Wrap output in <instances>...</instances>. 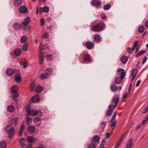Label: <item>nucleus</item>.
Wrapping results in <instances>:
<instances>
[{"label": "nucleus", "mask_w": 148, "mask_h": 148, "mask_svg": "<svg viewBox=\"0 0 148 148\" xmlns=\"http://www.w3.org/2000/svg\"><path fill=\"white\" fill-rule=\"evenodd\" d=\"M105 28V25L104 23L101 22L97 25L93 26L92 30L94 32H99Z\"/></svg>", "instance_id": "1"}, {"label": "nucleus", "mask_w": 148, "mask_h": 148, "mask_svg": "<svg viewBox=\"0 0 148 148\" xmlns=\"http://www.w3.org/2000/svg\"><path fill=\"white\" fill-rule=\"evenodd\" d=\"M27 116H29L31 114L32 116H36L41 113V112L40 110H35L33 109L31 110L29 107L27 108Z\"/></svg>", "instance_id": "2"}, {"label": "nucleus", "mask_w": 148, "mask_h": 148, "mask_svg": "<svg viewBox=\"0 0 148 148\" xmlns=\"http://www.w3.org/2000/svg\"><path fill=\"white\" fill-rule=\"evenodd\" d=\"M138 42L139 41L138 40L136 41L133 45L132 49L131 47H128L127 49V52L129 54H131L135 49L136 46L138 44Z\"/></svg>", "instance_id": "3"}, {"label": "nucleus", "mask_w": 148, "mask_h": 148, "mask_svg": "<svg viewBox=\"0 0 148 148\" xmlns=\"http://www.w3.org/2000/svg\"><path fill=\"white\" fill-rule=\"evenodd\" d=\"M8 134L9 138H12L14 136L15 134V130L14 127H11L10 128L6 130Z\"/></svg>", "instance_id": "4"}, {"label": "nucleus", "mask_w": 148, "mask_h": 148, "mask_svg": "<svg viewBox=\"0 0 148 148\" xmlns=\"http://www.w3.org/2000/svg\"><path fill=\"white\" fill-rule=\"evenodd\" d=\"M30 17H27L24 19L22 25H23L24 26L28 25L30 22Z\"/></svg>", "instance_id": "5"}, {"label": "nucleus", "mask_w": 148, "mask_h": 148, "mask_svg": "<svg viewBox=\"0 0 148 148\" xmlns=\"http://www.w3.org/2000/svg\"><path fill=\"white\" fill-rule=\"evenodd\" d=\"M118 72L119 75H121L120 77H122L123 78H124L125 75V73L124 71V70L122 68L119 69L118 70Z\"/></svg>", "instance_id": "6"}, {"label": "nucleus", "mask_w": 148, "mask_h": 148, "mask_svg": "<svg viewBox=\"0 0 148 148\" xmlns=\"http://www.w3.org/2000/svg\"><path fill=\"white\" fill-rule=\"evenodd\" d=\"M19 12L21 13H27V8L25 6H21L19 9Z\"/></svg>", "instance_id": "7"}, {"label": "nucleus", "mask_w": 148, "mask_h": 148, "mask_svg": "<svg viewBox=\"0 0 148 148\" xmlns=\"http://www.w3.org/2000/svg\"><path fill=\"white\" fill-rule=\"evenodd\" d=\"M39 101V98L38 96H35L32 97L30 101L31 103H36Z\"/></svg>", "instance_id": "8"}, {"label": "nucleus", "mask_w": 148, "mask_h": 148, "mask_svg": "<svg viewBox=\"0 0 148 148\" xmlns=\"http://www.w3.org/2000/svg\"><path fill=\"white\" fill-rule=\"evenodd\" d=\"M27 139L28 141L30 143H34L37 140L36 137H33L31 136H28L27 137Z\"/></svg>", "instance_id": "9"}, {"label": "nucleus", "mask_w": 148, "mask_h": 148, "mask_svg": "<svg viewBox=\"0 0 148 148\" xmlns=\"http://www.w3.org/2000/svg\"><path fill=\"white\" fill-rule=\"evenodd\" d=\"M119 97H117L116 98V97H114L112 98V100H111V103H115V107H116L118 104V103L119 101Z\"/></svg>", "instance_id": "10"}, {"label": "nucleus", "mask_w": 148, "mask_h": 148, "mask_svg": "<svg viewBox=\"0 0 148 148\" xmlns=\"http://www.w3.org/2000/svg\"><path fill=\"white\" fill-rule=\"evenodd\" d=\"M41 119L39 117H37L34 119V122L35 125L36 126H39L41 123Z\"/></svg>", "instance_id": "11"}, {"label": "nucleus", "mask_w": 148, "mask_h": 148, "mask_svg": "<svg viewBox=\"0 0 148 148\" xmlns=\"http://www.w3.org/2000/svg\"><path fill=\"white\" fill-rule=\"evenodd\" d=\"M99 137L97 135H95L93 137V142L94 143L96 144L97 145L98 144L99 142Z\"/></svg>", "instance_id": "12"}, {"label": "nucleus", "mask_w": 148, "mask_h": 148, "mask_svg": "<svg viewBox=\"0 0 148 148\" xmlns=\"http://www.w3.org/2000/svg\"><path fill=\"white\" fill-rule=\"evenodd\" d=\"M21 53V50L19 48L15 49L14 51V54L17 56H19Z\"/></svg>", "instance_id": "13"}, {"label": "nucleus", "mask_w": 148, "mask_h": 148, "mask_svg": "<svg viewBox=\"0 0 148 148\" xmlns=\"http://www.w3.org/2000/svg\"><path fill=\"white\" fill-rule=\"evenodd\" d=\"M83 59L85 61L88 62L90 60V57L88 54H85L83 55Z\"/></svg>", "instance_id": "14"}, {"label": "nucleus", "mask_w": 148, "mask_h": 148, "mask_svg": "<svg viewBox=\"0 0 148 148\" xmlns=\"http://www.w3.org/2000/svg\"><path fill=\"white\" fill-rule=\"evenodd\" d=\"M86 45L87 48L88 49H91L93 47V45L90 42L87 41Z\"/></svg>", "instance_id": "15"}, {"label": "nucleus", "mask_w": 148, "mask_h": 148, "mask_svg": "<svg viewBox=\"0 0 148 148\" xmlns=\"http://www.w3.org/2000/svg\"><path fill=\"white\" fill-rule=\"evenodd\" d=\"M18 88L16 85L12 86L11 88V91L13 93L16 94Z\"/></svg>", "instance_id": "16"}, {"label": "nucleus", "mask_w": 148, "mask_h": 148, "mask_svg": "<svg viewBox=\"0 0 148 148\" xmlns=\"http://www.w3.org/2000/svg\"><path fill=\"white\" fill-rule=\"evenodd\" d=\"M106 125L107 123L105 121L101 123L100 126L101 131L103 132L104 131Z\"/></svg>", "instance_id": "17"}, {"label": "nucleus", "mask_w": 148, "mask_h": 148, "mask_svg": "<svg viewBox=\"0 0 148 148\" xmlns=\"http://www.w3.org/2000/svg\"><path fill=\"white\" fill-rule=\"evenodd\" d=\"M22 26V24L21 25L20 24L18 23H15L13 25V27L16 30H18L20 29L21 28Z\"/></svg>", "instance_id": "18"}, {"label": "nucleus", "mask_w": 148, "mask_h": 148, "mask_svg": "<svg viewBox=\"0 0 148 148\" xmlns=\"http://www.w3.org/2000/svg\"><path fill=\"white\" fill-rule=\"evenodd\" d=\"M95 41L97 43L99 42L101 40L100 36L99 34H96L94 36Z\"/></svg>", "instance_id": "19"}, {"label": "nucleus", "mask_w": 148, "mask_h": 148, "mask_svg": "<svg viewBox=\"0 0 148 148\" xmlns=\"http://www.w3.org/2000/svg\"><path fill=\"white\" fill-rule=\"evenodd\" d=\"M15 72V71L12 69H7L6 71V73L8 75L11 76Z\"/></svg>", "instance_id": "20"}, {"label": "nucleus", "mask_w": 148, "mask_h": 148, "mask_svg": "<svg viewBox=\"0 0 148 148\" xmlns=\"http://www.w3.org/2000/svg\"><path fill=\"white\" fill-rule=\"evenodd\" d=\"M123 78L120 77H117L115 80V83L117 84H119L121 83Z\"/></svg>", "instance_id": "21"}, {"label": "nucleus", "mask_w": 148, "mask_h": 148, "mask_svg": "<svg viewBox=\"0 0 148 148\" xmlns=\"http://www.w3.org/2000/svg\"><path fill=\"white\" fill-rule=\"evenodd\" d=\"M132 145V138L130 139L126 146V148H131Z\"/></svg>", "instance_id": "22"}, {"label": "nucleus", "mask_w": 148, "mask_h": 148, "mask_svg": "<svg viewBox=\"0 0 148 148\" xmlns=\"http://www.w3.org/2000/svg\"><path fill=\"white\" fill-rule=\"evenodd\" d=\"M110 88L111 90L114 92H116L118 89V87L114 84H112Z\"/></svg>", "instance_id": "23"}, {"label": "nucleus", "mask_w": 148, "mask_h": 148, "mask_svg": "<svg viewBox=\"0 0 148 148\" xmlns=\"http://www.w3.org/2000/svg\"><path fill=\"white\" fill-rule=\"evenodd\" d=\"M15 79L17 82H21V78L20 75L17 74L15 76Z\"/></svg>", "instance_id": "24"}, {"label": "nucleus", "mask_w": 148, "mask_h": 148, "mask_svg": "<svg viewBox=\"0 0 148 148\" xmlns=\"http://www.w3.org/2000/svg\"><path fill=\"white\" fill-rule=\"evenodd\" d=\"M100 1L98 0H93L92 2V5L99 6L101 4Z\"/></svg>", "instance_id": "25"}, {"label": "nucleus", "mask_w": 148, "mask_h": 148, "mask_svg": "<svg viewBox=\"0 0 148 148\" xmlns=\"http://www.w3.org/2000/svg\"><path fill=\"white\" fill-rule=\"evenodd\" d=\"M35 130V127L34 126L32 125L29 126L28 128V131L31 132H34Z\"/></svg>", "instance_id": "26"}, {"label": "nucleus", "mask_w": 148, "mask_h": 148, "mask_svg": "<svg viewBox=\"0 0 148 148\" xmlns=\"http://www.w3.org/2000/svg\"><path fill=\"white\" fill-rule=\"evenodd\" d=\"M121 61L123 63H125L128 60L127 57L124 56H122L121 59Z\"/></svg>", "instance_id": "27"}, {"label": "nucleus", "mask_w": 148, "mask_h": 148, "mask_svg": "<svg viewBox=\"0 0 148 148\" xmlns=\"http://www.w3.org/2000/svg\"><path fill=\"white\" fill-rule=\"evenodd\" d=\"M25 126L23 124H22L20 127L19 136H21L22 134Z\"/></svg>", "instance_id": "28"}, {"label": "nucleus", "mask_w": 148, "mask_h": 148, "mask_svg": "<svg viewBox=\"0 0 148 148\" xmlns=\"http://www.w3.org/2000/svg\"><path fill=\"white\" fill-rule=\"evenodd\" d=\"M6 145V142L4 141H2L0 143V148H5Z\"/></svg>", "instance_id": "29"}, {"label": "nucleus", "mask_w": 148, "mask_h": 148, "mask_svg": "<svg viewBox=\"0 0 148 148\" xmlns=\"http://www.w3.org/2000/svg\"><path fill=\"white\" fill-rule=\"evenodd\" d=\"M53 70L51 68L47 69L45 71V73L47 75H50L52 73Z\"/></svg>", "instance_id": "30"}, {"label": "nucleus", "mask_w": 148, "mask_h": 148, "mask_svg": "<svg viewBox=\"0 0 148 148\" xmlns=\"http://www.w3.org/2000/svg\"><path fill=\"white\" fill-rule=\"evenodd\" d=\"M35 86L36 84L35 82L33 81L31 84L30 86V88L32 91H33L34 90Z\"/></svg>", "instance_id": "31"}, {"label": "nucleus", "mask_w": 148, "mask_h": 148, "mask_svg": "<svg viewBox=\"0 0 148 148\" xmlns=\"http://www.w3.org/2000/svg\"><path fill=\"white\" fill-rule=\"evenodd\" d=\"M43 90V88L40 86H37L36 89V91L38 93L40 92Z\"/></svg>", "instance_id": "32"}, {"label": "nucleus", "mask_w": 148, "mask_h": 148, "mask_svg": "<svg viewBox=\"0 0 148 148\" xmlns=\"http://www.w3.org/2000/svg\"><path fill=\"white\" fill-rule=\"evenodd\" d=\"M7 110L8 112H12L14 110V108L12 106H9L8 107Z\"/></svg>", "instance_id": "33"}, {"label": "nucleus", "mask_w": 148, "mask_h": 148, "mask_svg": "<svg viewBox=\"0 0 148 148\" xmlns=\"http://www.w3.org/2000/svg\"><path fill=\"white\" fill-rule=\"evenodd\" d=\"M97 145L96 144L92 142L89 145L88 148H96Z\"/></svg>", "instance_id": "34"}, {"label": "nucleus", "mask_w": 148, "mask_h": 148, "mask_svg": "<svg viewBox=\"0 0 148 148\" xmlns=\"http://www.w3.org/2000/svg\"><path fill=\"white\" fill-rule=\"evenodd\" d=\"M27 38L26 36H23L21 39V42L22 43H25L27 40Z\"/></svg>", "instance_id": "35"}, {"label": "nucleus", "mask_w": 148, "mask_h": 148, "mask_svg": "<svg viewBox=\"0 0 148 148\" xmlns=\"http://www.w3.org/2000/svg\"><path fill=\"white\" fill-rule=\"evenodd\" d=\"M21 0H16L14 2V3L16 6H19L21 4Z\"/></svg>", "instance_id": "36"}, {"label": "nucleus", "mask_w": 148, "mask_h": 148, "mask_svg": "<svg viewBox=\"0 0 148 148\" xmlns=\"http://www.w3.org/2000/svg\"><path fill=\"white\" fill-rule=\"evenodd\" d=\"M146 52V51H140L137 53L136 56L137 57H139L143 54L145 53Z\"/></svg>", "instance_id": "37"}, {"label": "nucleus", "mask_w": 148, "mask_h": 148, "mask_svg": "<svg viewBox=\"0 0 148 148\" xmlns=\"http://www.w3.org/2000/svg\"><path fill=\"white\" fill-rule=\"evenodd\" d=\"M48 75L45 73H43L40 76V77L41 79H45L47 78Z\"/></svg>", "instance_id": "38"}, {"label": "nucleus", "mask_w": 148, "mask_h": 148, "mask_svg": "<svg viewBox=\"0 0 148 148\" xmlns=\"http://www.w3.org/2000/svg\"><path fill=\"white\" fill-rule=\"evenodd\" d=\"M144 26H140L138 29V31L140 33H143L144 31Z\"/></svg>", "instance_id": "39"}, {"label": "nucleus", "mask_w": 148, "mask_h": 148, "mask_svg": "<svg viewBox=\"0 0 148 148\" xmlns=\"http://www.w3.org/2000/svg\"><path fill=\"white\" fill-rule=\"evenodd\" d=\"M26 121L28 124H31L32 122V119L30 117H27Z\"/></svg>", "instance_id": "40"}, {"label": "nucleus", "mask_w": 148, "mask_h": 148, "mask_svg": "<svg viewBox=\"0 0 148 148\" xmlns=\"http://www.w3.org/2000/svg\"><path fill=\"white\" fill-rule=\"evenodd\" d=\"M110 6L111 5L110 4H107L104 5L103 8L105 10H107L110 8Z\"/></svg>", "instance_id": "41"}, {"label": "nucleus", "mask_w": 148, "mask_h": 148, "mask_svg": "<svg viewBox=\"0 0 148 148\" xmlns=\"http://www.w3.org/2000/svg\"><path fill=\"white\" fill-rule=\"evenodd\" d=\"M49 8L47 6H45L42 9V11L43 12H47L49 11Z\"/></svg>", "instance_id": "42"}, {"label": "nucleus", "mask_w": 148, "mask_h": 148, "mask_svg": "<svg viewBox=\"0 0 148 148\" xmlns=\"http://www.w3.org/2000/svg\"><path fill=\"white\" fill-rule=\"evenodd\" d=\"M117 114V111H115V112L114 114V115L111 120V122H112L115 119V118L116 117Z\"/></svg>", "instance_id": "43"}, {"label": "nucleus", "mask_w": 148, "mask_h": 148, "mask_svg": "<svg viewBox=\"0 0 148 148\" xmlns=\"http://www.w3.org/2000/svg\"><path fill=\"white\" fill-rule=\"evenodd\" d=\"M28 45L27 44L25 43L23 47V49L24 51H26L27 50Z\"/></svg>", "instance_id": "44"}, {"label": "nucleus", "mask_w": 148, "mask_h": 148, "mask_svg": "<svg viewBox=\"0 0 148 148\" xmlns=\"http://www.w3.org/2000/svg\"><path fill=\"white\" fill-rule=\"evenodd\" d=\"M112 112L113 111H112V110L109 109L106 112V114L108 116H110L112 115Z\"/></svg>", "instance_id": "45"}, {"label": "nucleus", "mask_w": 148, "mask_h": 148, "mask_svg": "<svg viewBox=\"0 0 148 148\" xmlns=\"http://www.w3.org/2000/svg\"><path fill=\"white\" fill-rule=\"evenodd\" d=\"M46 58L48 60H52L53 55H48L46 56Z\"/></svg>", "instance_id": "46"}, {"label": "nucleus", "mask_w": 148, "mask_h": 148, "mask_svg": "<svg viewBox=\"0 0 148 148\" xmlns=\"http://www.w3.org/2000/svg\"><path fill=\"white\" fill-rule=\"evenodd\" d=\"M137 73V70L136 69H134L132 71V76H136Z\"/></svg>", "instance_id": "47"}, {"label": "nucleus", "mask_w": 148, "mask_h": 148, "mask_svg": "<svg viewBox=\"0 0 148 148\" xmlns=\"http://www.w3.org/2000/svg\"><path fill=\"white\" fill-rule=\"evenodd\" d=\"M49 36V34L48 33L45 32L42 35L43 38H47Z\"/></svg>", "instance_id": "48"}, {"label": "nucleus", "mask_w": 148, "mask_h": 148, "mask_svg": "<svg viewBox=\"0 0 148 148\" xmlns=\"http://www.w3.org/2000/svg\"><path fill=\"white\" fill-rule=\"evenodd\" d=\"M106 138H104L101 142L100 148H101V146H102V147H103V146L104 145L105 143H106Z\"/></svg>", "instance_id": "49"}, {"label": "nucleus", "mask_w": 148, "mask_h": 148, "mask_svg": "<svg viewBox=\"0 0 148 148\" xmlns=\"http://www.w3.org/2000/svg\"><path fill=\"white\" fill-rule=\"evenodd\" d=\"M116 107H115V106H114L112 104L110 105L109 106V109L112 110V111H113L115 108Z\"/></svg>", "instance_id": "50"}, {"label": "nucleus", "mask_w": 148, "mask_h": 148, "mask_svg": "<svg viewBox=\"0 0 148 148\" xmlns=\"http://www.w3.org/2000/svg\"><path fill=\"white\" fill-rule=\"evenodd\" d=\"M20 64L22 65H24V68H25L27 67V65L28 63H27L26 61H24L23 63H20Z\"/></svg>", "instance_id": "51"}, {"label": "nucleus", "mask_w": 148, "mask_h": 148, "mask_svg": "<svg viewBox=\"0 0 148 148\" xmlns=\"http://www.w3.org/2000/svg\"><path fill=\"white\" fill-rule=\"evenodd\" d=\"M18 97V95L17 94H15L13 96V99L14 101H16L17 100Z\"/></svg>", "instance_id": "52"}, {"label": "nucleus", "mask_w": 148, "mask_h": 148, "mask_svg": "<svg viewBox=\"0 0 148 148\" xmlns=\"http://www.w3.org/2000/svg\"><path fill=\"white\" fill-rule=\"evenodd\" d=\"M25 140L23 138H22L21 139L19 142L20 145L21 146L22 145H24L23 143L25 142Z\"/></svg>", "instance_id": "53"}, {"label": "nucleus", "mask_w": 148, "mask_h": 148, "mask_svg": "<svg viewBox=\"0 0 148 148\" xmlns=\"http://www.w3.org/2000/svg\"><path fill=\"white\" fill-rule=\"evenodd\" d=\"M21 147V148H32L31 146H28L25 144L22 145Z\"/></svg>", "instance_id": "54"}, {"label": "nucleus", "mask_w": 148, "mask_h": 148, "mask_svg": "<svg viewBox=\"0 0 148 148\" xmlns=\"http://www.w3.org/2000/svg\"><path fill=\"white\" fill-rule=\"evenodd\" d=\"M121 142V141H119L118 143L116 144L114 148H118L120 145Z\"/></svg>", "instance_id": "55"}, {"label": "nucleus", "mask_w": 148, "mask_h": 148, "mask_svg": "<svg viewBox=\"0 0 148 148\" xmlns=\"http://www.w3.org/2000/svg\"><path fill=\"white\" fill-rule=\"evenodd\" d=\"M39 58H44V54L41 51L40 52L39 55Z\"/></svg>", "instance_id": "56"}, {"label": "nucleus", "mask_w": 148, "mask_h": 148, "mask_svg": "<svg viewBox=\"0 0 148 148\" xmlns=\"http://www.w3.org/2000/svg\"><path fill=\"white\" fill-rule=\"evenodd\" d=\"M101 18L103 19H105L106 18V16L105 14H102L101 15Z\"/></svg>", "instance_id": "57"}, {"label": "nucleus", "mask_w": 148, "mask_h": 148, "mask_svg": "<svg viewBox=\"0 0 148 148\" xmlns=\"http://www.w3.org/2000/svg\"><path fill=\"white\" fill-rule=\"evenodd\" d=\"M42 42H41L40 44V45L39 47V49L40 50V51H41L43 50L42 49Z\"/></svg>", "instance_id": "58"}, {"label": "nucleus", "mask_w": 148, "mask_h": 148, "mask_svg": "<svg viewBox=\"0 0 148 148\" xmlns=\"http://www.w3.org/2000/svg\"><path fill=\"white\" fill-rule=\"evenodd\" d=\"M18 118L17 117L16 118L14 119L13 120V121H14V124L15 126H16V124L17 123V120L18 119Z\"/></svg>", "instance_id": "59"}, {"label": "nucleus", "mask_w": 148, "mask_h": 148, "mask_svg": "<svg viewBox=\"0 0 148 148\" xmlns=\"http://www.w3.org/2000/svg\"><path fill=\"white\" fill-rule=\"evenodd\" d=\"M40 21L41 23V25L42 26L44 25L45 24V21L44 18H41L40 20Z\"/></svg>", "instance_id": "60"}, {"label": "nucleus", "mask_w": 148, "mask_h": 148, "mask_svg": "<svg viewBox=\"0 0 148 148\" xmlns=\"http://www.w3.org/2000/svg\"><path fill=\"white\" fill-rule=\"evenodd\" d=\"M130 93H129V92H128L127 93H125L124 94V95L123 96V98H124L127 97H128L130 95Z\"/></svg>", "instance_id": "61"}, {"label": "nucleus", "mask_w": 148, "mask_h": 148, "mask_svg": "<svg viewBox=\"0 0 148 148\" xmlns=\"http://www.w3.org/2000/svg\"><path fill=\"white\" fill-rule=\"evenodd\" d=\"M117 122L116 121H114V122L111 125V127H115V126ZM113 129H114V128H113Z\"/></svg>", "instance_id": "62"}, {"label": "nucleus", "mask_w": 148, "mask_h": 148, "mask_svg": "<svg viewBox=\"0 0 148 148\" xmlns=\"http://www.w3.org/2000/svg\"><path fill=\"white\" fill-rule=\"evenodd\" d=\"M132 84H130V85L129 88V90H128V92H129V93H130L131 92V91L132 89Z\"/></svg>", "instance_id": "63"}, {"label": "nucleus", "mask_w": 148, "mask_h": 148, "mask_svg": "<svg viewBox=\"0 0 148 148\" xmlns=\"http://www.w3.org/2000/svg\"><path fill=\"white\" fill-rule=\"evenodd\" d=\"M147 58L146 56H145L144 57L143 61V64H144L147 60Z\"/></svg>", "instance_id": "64"}]
</instances>
